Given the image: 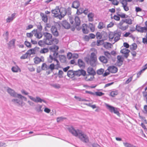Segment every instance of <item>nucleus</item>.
I'll return each mask as SVG.
<instances>
[{
	"mask_svg": "<svg viewBox=\"0 0 147 147\" xmlns=\"http://www.w3.org/2000/svg\"><path fill=\"white\" fill-rule=\"evenodd\" d=\"M69 132L73 135L78 138L82 142L87 143L89 141L88 137L81 131L78 129L76 130L73 127H71L68 128Z\"/></svg>",
	"mask_w": 147,
	"mask_h": 147,
	"instance_id": "obj_1",
	"label": "nucleus"
},
{
	"mask_svg": "<svg viewBox=\"0 0 147 147\" xmlns=\"http://www.w3.org/2000/svg\"><path fill=\"white\" fill-rule=\"evenodd\" d=\"M86 61L88 63H90L91 66H96L97 64V58L94 52L92 53L90 58Z\"/></svg>",
	"mask_w": 147,
	"mask_h": 147,
	"instance_id": "obj_2",
	"label": "nucleus"
},
{
	"mask_svg": "<svg viewBox=\"0 0 147 147\" xmlns=\"http://www.w3.org/2000/svg\"><path fill=\"white\" fill-rule=\"evenodd\" d=\"M43 35L44 37L45 42L46 45H52V40L53 38V36L52 34L48 32H44Z\"/></svg>",
	"mask_w": 147,
	"mask_h": 147,
	"instance_id": "obj_3",
	"label": "nucleus"
},
{
	"mask_svg": "<svg viewBox=\"0 0 147 147\" xmlns=\"http://www.w3.org/2000/svg\"><path fill=\"white\" fill-rule=\"evenodd\" d=\"M88 28H89L92 32H94L95 30V27L92 24H89L88 26L84 24L82 25V30L84 33L87 34L88 33L89 30H88Z\"/></svg>",
	"mask_w": 147,
	"mask_h": 147,
	"instance_id": "obj_4",
	"label": "nucleus"
},
{
	"mask_svg": "<svg viewBox=\"0 0 147 147\" xmlns=\"http://www.w3.org/2000/svg\"><path fill=\"white\" fill-rule=\"evenodd\" d=\"M118 28L122 31L126 30L129 27V25L126 24L123 20H121L120 22L118 24Z\"/></svg>",
	"mask_w": 147,
	"mask_h": 147,
	"instance_id": "obj_5",
	"label": "nucleus"
},
{
	"mask_svg": "<svg viewBox=\"0 0 147 147\" xmlns=\"http://www.w3.org/2000/svg\"><path fill=\"white\" fill-rule=\"evenodd\" d=\"M69 21L70 23L71 24H75L77 26H79L80 24V20L79 18L77 16L74 19L72 17H69Z\"/></svg>",
	"mask_w": 147,
	"mask_h": 147,
	"instance_id": "obj_6",
	"label": "nucleus"
},
{
	"mask_svg": "<svg viewBox=\"0 0 147 147\" xmlns=\"http://www.w3.org/2000/svg\"><path fill=\"white\" fill-rule=\"evenodd\" d=\"M119 1L124 10L125 11H128L129 10V7L127 2H131L132 0H119Z\"/></svg>",
	"mask_w": 147,
	"mask_h": 147,
	"instance_id": "obj_7",
	"label": "nucleus"
},
{
	"mask_svg": "<svg viewBox=\"0 0 147 147\" xmlns=\"http://www.w3.org/2000/svg\"><path fill=\"white\" fill-rule=\"evenodd\" d=\"M105 105L107 109L109 110L111 112H113L118 116L120 114L117 108L114 107L107 103H105Z\"/></svg>",
	"mask_w": 147,
	"mask_h": 147,
	"instance_id": "obj_8",
	"label": "nucleus"
},
{
	"mask_svg": "<svg viewBox=\"0 0 147 147\" xmlns=\"http://www.w3.org/2000/svg\"><path fill=\"white\" fill-rule=\"evenodd\" d=\"M28 96L30 99L36 102H39L41 103L42 102L45 103L46 102V101L45 100L41 99L38 97H36V98H35L29 95H28Z\"/></svg>",
	"mask_w": 147,
	"mask_h": 147,
	"instance_id": "obj_9",
	"label": "nucleus"
},
{
	"mask_svg": "<svg viewBox=\"0 0 147 147\" xmlns=\"http://www.w3.org/2000/svg\"><path fill=\"white\" fill-rule=\"evenodd\" d=\"M56 58L57 57H53L52 55H50L49 57V59H48V62L49 63H51L52 62L53 60L56 61L57 62V64L55 65V66L57 67H59L60 66L59 62Z\"/></svg>",
	"mask_w": 147,
	"mask_h": 147,
	"instance_id": "obj_10",
	"label": "nucleus"
},
{
	"mask_svg": "<svg viewBox=\"0 0 147 147\" xmlns=\"http://www.w3.org/2000/svg\"><path fill=\"white\" fill-rule=\"evenodd\" d=\"M117 58V59L116 62L117 65L119 66H121L123 64L124 61L123 57L121 55H118Z\"/></svg>",
	"mask_w": 147,
	"mask_h": 147,
	"instance_id": "obj_11",
	"label": "nucleus"
},
{
	"mask_svg": "<svg viewBox=\"0 0 147 147\" xmlns=\"http://www.w3.org/2000/svg\"><path fill=\"white\" fill-rule=\"evenodd\" d=\"M17 14L16 13H13L11 14V16H9L6 19L7 23H9L12 22L14 19L16 17Z\"/></svg>",
	"mask_w": 147,
	"mask_h": 147,
	"instance_id": "obj_12",
	"label": "nucleus"
},
{
	"mask_svg": "<svg viewBox=\"0 0 147 147\" xmlns=\"http://www.w3.org/2000/svg\"><path fill=\"white\" fill-rule=\"evenodd\" d=\"M51 30L52 34L55 37L58 36L59 35V32L57 31V28L55 26H52L51 28Z\"/></svg>",
	"mask_w": 147,
	"mask_h": 147,
	"instance_id": "obj_13",
	"label": "nucleus"
},
{
	"mask_svg": "<svg viewBox=\"0 0 147 147\" xmlns=\"http://www.w3.org/2000/svg\"><path fill=\"white\" fill-rule=\"evenodd\" d=\"M136 29L138 32L141 33L146 32V30H147V28L145 27H142L138 25L136 26Z\"/></svg>",
	"mask_w": 147,
	"mask_h": 147,
	"instance_id": "obj_14",
	"label": "nucleus"
},
{
	"mask_svg": "<svg viewBox=\"0 0 147 147\" xmlns=\"http://www.w3.org/2000/svg\"><path fill=\"white\" fill-rule=\"evenodd\" d=\"M107 70H108L110 72L112 73H115L117 72L118 69L116 67L112 65L109 67Z\"/></svg>",
	"mask_w": 147,
	"mask_h": 147,
	"instance_id": "obj_15",
	"label": "nucleus"
},
{
	"mask_svg": "<svg viewBox=\"0 0 147 147\" xmlns=\"http://www.w3.org/2000/svg\"><path fill=\"white\" fill-rule=\"evenodd\" d=\"M7 91L11 96L14 97H18V95L19 94H17L13 89L9 88H8Z\"/></svg>",
	"mask_w": 147,
	"mask_h": 147,
	"instance_id": "obj_16",
	"label": "nucleus"
},
{
	"mask_svg": "<svg viewBox=\"0 0 147 147\" xmlns=\"http://www.w3.org/2000/svg\"><path fill=\"white\" fill-rule=\"evenodd\" d=\"M129 50L126 48L122 49L120 51V52L121 53L124 54V57L126 58H127L129 56Z\"/></svg>",
	"mask_w": 147,
	"mask_h": 147,
	"instance_id": "obj_17",
	"label": "nucleus"
},
{
	"mask_svg": "<svg viewBox=\"0 0 147 147\" xmlns=\"http://www.w3.org/2000/svg\"><path fill=\"white\" fill-rule=\"evenodd\" d=\"M114 40L115 42L118 41L119 39L121 36V33L120 32H114Z\"/></svg>",
	"mask_w": 147,
	"mask_h": 147,
	"instance_id": "obj_18",
	"label": "nucleus"
},
{
	"mask_svg": "<svg viewBox=\"0 0 147 147\" xmlns=\"http://www.w3.org/2000/svg\"><path fill=\"white\" fill-rule=\"evenodd\" d=\"M34 62L35 63L38 64L40 62H43L44 60V58L43 57H41L40 58L36 57L34 59Z\"/></svg>",
	"mask_w": 147,
	"mask_h": 147,
	"instance_id": "obj_19",
	"label": "nucleus"
},
{
	"mask_svg": "<svg viewBox=\"0 0 147 147\" xmlns=\"http://www.w3.org/2000/svg\"><path fill=\"white\" fill-rule=\"evenodd\" d=\"M60 9L58 8L52 10L51 12L53 14H54L55 17H59V18H60L59 13H60Z\"/></svg>",
	"mask_w": 147,
	"mask_h": 147,
	"instance_id": "obj_20",
	"label": "nucleus"
},
{
	"mask_svg": "<svg viewBox=\"0 0 147 147\" xmlns=\"http://www.w3.org/2000/svg\"><path fill=\"white\" fill-rule=\"evenodd\" d=\"M80 5V2L78 1H76L73 2L71 7L73 8L77 9L79 7Z\"/></svg>",
	"mask_w": 147,
	"mask_h": 147,
	"instance_id": "obj_21",
	"label": "nucleus"
},
{
	"mask_svg": "<svg viewBox=\"0 0 147 147\" xmlns=\"http://www.w3.org/2000/svg\"><path fill=\"white\" fill-rule=\"evenodd\" d=\"M14 104H17L20 105H22L23 104V101L22 100L17 99H13L12 100Z\"/></svg>",
	"mask_w": 147,
	"mask_h": 147,
	"instance_id": "obj_22",
	"label": "nucleus"
},
{
	"mask_svg": "<svg viewBox=\"0 0 147 147\" xmlns=\"http://www.w3.org/2000/svg\"><path fill=\"white\" fill-rule=\"evenodd\" d=\"M60 13L59 14V17H61V18H63V17L66 14V9L62 8L60 9Z\"/></svg>",
	"mask_w": 147,
	"mask_h": 147,
	"instance_id": "obj_23",
	"label": "nucleus"
},
{
	"mask_svg": "<svg viewBox=\"0 0 147 147\" xmlns=\"http://www.w3.org/2000/svg\"><path fill=\"white\" fill-rule=\"evenodd\" d=\"M94 78V76L88 74L86 75V77L84 78V79L86 81H92Z\"/></svg>",
	"mask_w": 147,
	"mask_h": 147,
	"instance_id": "obj_24",
	"label": "nucleus"
},
{
	"mask_svg": "<svg viewBox=\"0 0 147 147\" xmlns=\"http://www.w3.org/2000/svg\"><path fill=\"white\" fill-rule=\"evenodd\" d=\"M87 72L88 74L94 76L96 74V72L92 68L89 67L87 70Z\"/></svg>",
	"mask_w": 147,
	"mask_h": 147,
	"instance_id": "obj_25",
	"label": "nucleus"
},
{
	"mask_svg": "<svg viewBox=\"0 0 147 147\" xmlns=\"http://www.w3.org/2000/svg\"><path fill=\"white\" fill-rule=\"evenodd\" d=\"M49 49L50 50L51 52H57L58 51L59 47L58 46L56 45L53 46L49 47Z\"/></svg>",
	"mask_w": 147,
	"mask_h": 147,
	"instance_id": "obj_26",
	"label": "nucleus"
},
{
	"mask_svg": "<svg viewBox=\"0 0 147 147\" xmlns=\"http://www.w3.org/2000/svg\"><path fill=\"white\" fill-rule=\"evenodd\" d=\"M62 24L63 26L66 29H69L70 27V24L66 21H63Z\"/></svg>",
	"mask_w": 147,
	"mask_h": 147,
	"instance_id": "obj_27",
	"label": "nucleus"
},
{
	"mask_svg": "<svg viewBox=\"0 0 147 147\" xmlns=\"http://www.w3.org/2000/svg\"><path fill=\"white\" fill-rule=\"evenodd\" d=\"M12 71L13 72H20L21 70L20 68L17 66L13 67L11 68Z\"/></svg>",
	"mask_w": 147,
	"mask_h": 147,
	"instance_id": "obj_28",
	"label": "nucleus"
},
{
	"mask_svg": "<svg viewBox=\"0 0 147 147\" xmlns=\"http://www.w3.org/2000/svg\"><path fill=\"white\" fill-rule=\"evenodd\" d=\"M126 24L131 25L133 23V20L130 18H126L122 20Z\"/></svg>",
	"mask_w": 147,
	"mask_h": 147,
	"instance_id": "obj_29",
	"label": "nucleus"
},
{
	"mask_svg": "<svg viewBox=\"0 0 147 147\" xmlns=\"http://www.w3.org/2000/svg\"><path fill=\"white\" fill-rule=\"evenodd\" d=\"M67 76L70 78H72L75 76L74 72L72 70H69L67 72Z\"/></svg>",
	"mask_w": 147,
	"mask_h": 147,
	"instance_id": "obj_30",
	"label": "nucleus"
},
{
	"mask_svg": "<svg viewBox=\"0 0 147 147\" xmlns=\"http://www.w3.org/2000/svg\"><path fill=\"white\" fill-rule=\"evenodd\" d=\"M15 41L16 40L14 39H13L11 40L8 44L9 47H14L15 45Z\"/></svg>",
	"mask_w": 147,
	"mask_h": 147,
	"instance_id": "obj_31",
	"label": "nucleus"
},
{
	"mask_svg": "<svg viewBox=\"0 0 147 147\" xmlns=\"http://www.w3.org/2000/svg\"><path fill=\"white\" fill-rule=\"evenodd\" d=\"M40 15L42 17V21L45 23H47L48 21V18L47 16L46 15L44 14V13H42L40 14Z\"/></svg>",
	"mask_w": 147,
	"mask_h": 147,
	"instance_id": "obj_32",
	"label": "nucleus"
},
{
	"mask_svg": "<svg viewBox=\"0 0 147 147\" xmlns=\"http://www.w3.org/2000/svg\"><path fill=\"white\" fill-rule=\"evenodd\" d=\"M99 60L104 63H106L108 61V59L104 56H100L99 58Z\"/></svg>",
	"mask_w": 147,
	"mask_h": 147,
	"instance_id": "obj_33",
	"label": "nucleus"
},
{
	"mask_svg": "<svg viewBox=\"0 0 147 147\" xmlns=\"http://www.w3.org/2000/svg\"><path fill=\"white\" fill-rule=\"evenodd\" d=\"M58 67H57L55 65L54 63L51 64L49 66H48V69H50L52 71L55 69H58Z\"/></svg>",
	"mask_w": 147,
	"mask_h": 147,
	"instance_id": "obj_34",
	"label": "nucleus"
},
{
	"mask_svg": "<svg viewBox=\"0 0 147 147\" xmlns=\"http://www.w3.org/2000/svg\"><path fill=\"white\" fill-rule=\"evenodd\" d=\"M59 60L61 62L65 63L66 61V57L64 55H59Z\"/></svg>",
	"mask_w": 147,
	"mask_h": 147,
	"instance_id": "obj_35",
	"label": "nucleus"
},
{
	"mask_svg": "<svg viewBox=\"0 0 147 147\" xmlns=\"http://www.w3.org/2000/svg\"><path fill=\"white\" fill-rule=\"evenodd\" d=\"M78 62V65L80 67L83 68L85 67V63L82 60L79 59Z\"/></svg>",
	"mask_w": 147,
	"mask_h": 147,
	"instance_id": "obj_36",
	"label": "nucleus"
},
{
	"mask_svg": "<svg viewBox=\"0 0 147 147\" xmlns=\"http://www.w3.org/2000/svg\"><path fill=\"white\" fill-rule=\"evenodd\" d=\"M49 51V50L48 48H44L41 49L40 51V52L41 54H45L48 53Z\"/></svg>",
	"mask_w": 147,
	"mask_h": 147,
	"instance_id": "obj_37",
	"label": "nucleus"
},
{
	"mask_svg": "<svg viewBox=\"0 0 147 147\" xmlns=\"http://www.w3.org/2000/svg\"><path fill=\"white\" fill-rule=\"evenodd\" d=\"M34 36L36 38L40 39L42 37L43 35L40 32H36Z\"/></svg>",
	"mask_w": 147,
	"mask_h": 147,
	"instance_id": "obj_38",
	"label": "nucleus"
},
{
	"mask_svg": "<svg viewBox=\"0 0 147 147\" xmlns=\"http://www.w3.org/2000/svg\"><path fill=\"white\" fill-rule=\"evenodd\" d=\"M42 106L40 105H38L35 108L36 110L38 112H41L42 111Z\"/></svg>",
	"mask_w": 147,
	"mask_h": 147,
	"instance_id": "obj_39",
	"label": "nucleus"
},
{
	"mask_svg": "<svg viewBox=\"0 0 147 147\" xmlns=\"http://www.w3.org/2000/svg\"><path fill=\"white\" fill-rule=\"evenodd\" d=\"M94 16L93 14L92 13H90L88 14V16L89 21H92L93 20Z\"/></svg>",
	"mask_w": 147,
	"mask_h": 147,
	"instance_id": "obj_40",
	"label": "nucleus"
},
{
	"mask_svg": "<svg viewBox=\"0 0 147 147\" xmlns=\"http://www.w3.org/2000/svg\"><path fill=\"white\" fill-rule=\"evenodd\" d=\"M105 26L102 22H100L98 24V28L100 29H102L105 28Z\"/></svg>",
	"mask_w": 147,
	"mask_h": 147,
	"instance_id": "obj_41",
	"label": "nucleus"
},
{
	"mask_svg": "<svg viewBox=\"0 0 147 147\" xmlns=\"http://www.w3.org/2000/svg\"><path fill=\"white\" fill-rule=\"evenodd\" d=\"M41 69L42 70H46L48 69V66L45 63H43L41 66Z\"/></svg>",
	"mask_w": 147,
	"mask_h": 147,
	"instance_id": "obj_42",
	"label": "nucleus"
},
{
	"mask_svg": "<svg viewBox=\"0 0 147 147\" xmlns=\"http://www.w3.org/2000/svg\"><path fill=\"white\" fill-rule=\"evenodd\" d=\"M27 53L28 55H30L31 54H35V51L34 49H32L28 50L27 52Z\"/></svg>",
	"mask_w": 147,
	"mask_h": 147,
	"instance_id": "obj_43",
	"label": "nucleus"
},
{
	"mask_svg": "<svg viewBox=\"0 0 147 147\" xmlns=\"http://www.w3.org/2000/svg\"><path fill=\"white\" fill-rule=\"evenodd\" d=\"M118 94V92L117 90H115L112 91L110 94V95L112 97H115Z\"/></svg>",
	"mask_w": 147,
	"mask_h": 147,
	"instance_id": "obj_44",
	"label": "nucleus"
},
{
	"mask_svg": "<svg viewBox=\"0 0 147 147\" xmlns=\"http://www.w3.org/2000/svg\"><path fill=\"white\" fill-rule=\"evenodd\" d=\"M38 44L39 46L41 47L43 46L45 44H46V43L45 42V40L43 39V40H40L38 42Z\"/></svg>",
	"mask_w": 147,
	"mask_h": 147,
	"instance_id": "obj_45",
	"label": "nucleus"
},
{
	"mask_svg": "<svg viewBox=\"0 0 147 147\" xmlns=\"http://www.w3.org/2000/svg\"><path fill=\"white\" fill-rule=\"evenodd\" d=\"M117 15L122 18H127L128 16L124 13H121V14H117Z\"/></svg>",
	"mask_w": 147,
	"mask_h": 147,
	"instance_id": "obj_46",
	"label": "nucleus"
},
{
	"mask_svg": "<svg viewBox=\"0 0 147 147\" xmlns=\"http://www.w3.org/2000/svg\"><path fill=\"white\" fill-rule=\"evenodd\" d=\"M52 45L54 44H57L59 42V40L58 39L56 38H53L52 40Z\"/></svg>",
	"mask_w": 147,
	"mask_h": 147,
	"instance_id": "obj_47",
	"label": "nucleus"
},
{
	"mask_svg": "<svg viewBox=\"0 0 147 147\" xmlns=\"http://www.w3.org/2000/svg\"><path fill=\"white\" fill-rule=\"evenodd\" d=\"M109 37L110 40H111L114 38V32H110Z\"/></svg>",
	"mask_w": 147,
	"mask_h": 147,
	"instance_id": "obj_48",
	"label": "nucleus"
},
{
	"mask_svg": "<svg viewBox=\"0 0 147 147\" xmlns=\"http://www.w3.org/2000/svg\"><path fill=\"white\" fill-rule=\"evenodd\" d=\"M74 98H76V100H77L79 101H87L85 99L81 98L80 97L77 96H74Z\"/></svg>",
	"mask_w": 147,
	"mask_h": 147,
	"instance_id": "obj_49",
	"label": "nucleus"
},
{
	"mask_svg": "<svg viewBox=\"0 0 147 147\" xmlns=\"http://www.w3.org/2000/svg\"><path fill=\"white\" fill-rule=\"evenodd\" d=\"M66 14H67L68 15H69L71 14V8L70 7H68L67 9H66Z\"/></svg>",
	"mask_w": 147,
	"mask_h": 147,
	"instance_id": "obj_50",
	"label": "nucleus"
},
{
	"mask_svg": "<svg viewBox=\"0 0 147 147\" xmlns=\"http://www.w3.org/2000/svg\"><path fill=\"white\" fill-rule=\"evenodd\" d=\"M130 47L131 49L135 50L137 48V45L136 43H134L132 44V45L130 46Z\"/></svg>",
	"mask_w": 147,
	"mask_h": 147,
	"instance_id": "obj_51",
	"label": "nucleus"
},
{
	"mask_svg": "<svg viewBox=\"0 0 147 147\" xmlns=\"http://www.w3.org/2000/svg\"><path fill=\"white\" fill-rule=\"evenodd\" d=\"M84 12V9L82 8H80L79 9H78L77 11V14L80 15Z\"/></svg>",
	"mask_w": 147,
	"mask_h": 147,
	"instance_id": "obj_52",
	"label": "nucleus"
},
{
	"mask_svg": "<svg viewBox=\"0 0 147 147\" xmlns=\"http://www.w3.org/2000/svg\"><path fill=\"white\" fill-rule=\"evenodd\" d=\"M96 36L98 39H100L102 38L101 34L100 32H97L96 34Z\"/></svg>",
	"mask_w": 147,
	"mask_h": 147,
	"instance_id": "obj_53",
	"label": "nucleus"
},
{
	"mask_svg": "<svg viewBox=\"0 0 147 147\" xmlns=\"http://www.w3.org/2000/svg\"><path fill=\"white\" fill-rule=\"evenodd\" d=\"M111 44L107 42L104 44V47L105 48L107 49L111 48Z\"/></svg>",
	"mask_w": 147,
	"mask_h": 147,
	"instance_id": "obj_54",
	"label": "nucleus"
},
{
	"mask_svg": "<svg viewBox=\"0 0 147 147\" xmlns=\"http://www.w3.org/2000/svg\"><path fill=\"white\" fill-rule=\"evenodd\" d=\"M18 98L19 99L20 98L21 99H24V100L26 101L27 100V98L25 97L24 96H22L20 94H19L18 95Z\"/></svg>",
	"mask_w": 147,
	"mask_h": 147,
	"instance_id": "obj_55",
	"label": "nucleus"
},
{
	"mask_svg": "<svg viewBox=\"0 0 147 147\" xmlns=\"http://www.w3.org/2000/svg\"><path fill=\"white\" fill-rule=\"evenodd\" d=\"M28 55L26 52V53L23 55L21 57L20 59H26L28 57Z\"/></svg>",
	"mask_w": 147,
	"mask_h": 147,
	"instance_id": "obj_56",
	"label": "nucleus"
},
{
	"mask_svg": "<svg viewBox=\"0 0 147 147\" xmlns=\"http://www.w3.org/2000/svg\"><path fill=\"white\" fill-rule=\"evenodd\" d=\"M97 96H101L104 94V93L101 92H95V95Z\"/></svg>",
	"mask_w": 147,
	"mask_h": 147,
	"instance_id": "obj_57",
	"label": "nucleus"
},
{
	"mask_svg": "<svg viewBox=\"0 0 147 147\" xmlns=\"http://www.w3.org/2000/svg\"><path fill=\"white\" fill-rule=\"evenodd\" d=\"M133 77L131 76L128 78L125 82V84H127L130 82L132 80Z\"/></svg>",
	"mask_w": 147,
	"mask_h": 147,
	"instance_id": "obj_58",
	"label": "nucleus"
},
{
	"mask_svg": "<svg viewBox=\"0 0 147 147\" xmlns=\"http://www.w3.org/2000/svg\"><path fill=\"white\" fill-rule=\"evenodd\" d=\"M24 44L28 48H31V44L29 42L25 41L24 42Z\"/></svg>",
	"mask_w": 147,
	"mask_h": 147,
	"instance_id": "obj_59",
	"label": "nucleus"
},
{
	"mask_svg": "<svg viewBox=\"0 0 147 147\" xmlns=\"http://www.w3.org/2000/svg\"><path fill=\"white\" fill-rule=\"evenodd\" d=\"M65 118L62 117H60L57 118V122H59L63 121Z\"/></svg>",
	"mask_w": 147,
	"mask_h": 147,
	"instance_id": "obj_60",
	"label": "nucleus"
},
{
	"mask_svg": "<svg viewBox=\"0 0 147 147\" xmlns=\"http://www.w3.org/2000/svg\"><path fill=\"white\" fill-rule=\"evenodd\" d=\"M104 54L108 58H110L111 57V54L108 51L105 52Z\"/></svg>",
	"mask_w": 147,
	"mask_h": 147,
	"instance_id": "obj_61",
	"label": "nucleus"
},
{
	"mask_svg": "<svg viewBox=\"0 0 147 147\" xmlns=\"http://www.w3.org/2000/svg\"><path fill=\"white\" fill-rule=\"evenodd\" d=\"M104 70L103 69H100L98 70L97 71V74L99 75H101L104 72Z\"/></svg>",
	"mask_w": 147,
	"mask_h": 147,
	"instance_id": "obj_62",
	"label": "nucleus"
},
{
	"mask_svg": "<svg viewBox=\"0 0 147 147\" xmlns=\"http://www.w3.org/2000/svg\"><path fill=\"white\" fill-rule=\"evenodd\" d=\"M52 86L56 88L59 89L60 88V85L58 84H54L52 85Z\"/></svg>",
	"mask_w": 147,
	"mask_h": 147,
	"instance_id": "obj_63",
	"label": "nucleus"
},
{
	"mask_svg": "<svg viewBox=\"0 0 147 147\" xmlns=\"http://www.w3.org/2000/svg\"><path fill=\"white\" fill-rule=\"evenodd\" d=\"M146 69H145V67H144V68L140 70L137 74V77H139L140 76L141 74Z\"/></svg>",
	"mask_w": 147,
	"mask_h": 147,
	"instance_id": "obj_64",
	"label": "nucleus"
}]
</instances>
